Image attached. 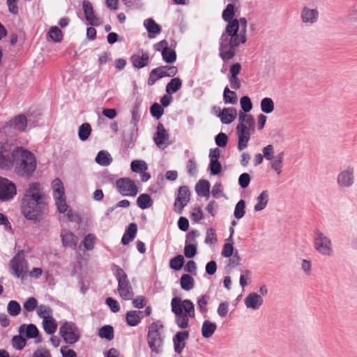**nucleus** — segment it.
<instances>
[{"instance_id": "nucleus-54", "label": "nucleus", "mask_w": 357, "mask_h": 357, "mask_svg": "<svg viewBox=\"0 0 357 357\" xmlns=\"http://www.w3.org/2000/svg\"><path fill=\"white\" fill-rule=\"evenodd\" d=\"M130 167L132 172L138 173L147 169L146 162L142 160L132 161Z\"/></svg>"}, {"instance_id": "nucleus-40", "label": "nucleus", "mask_w": 357, "mask_h": 357, "mask_svg": "<svg viewBox=\"0 0 357 357\" xmlns=\"http://www.w3.org/2000/svg\"><path fill=\"white\" fill-rule=\"evenodd\" d=\"M180 284L183 289L189 291L194 287L195 280L191 275L188 274H184L180 279Z\"/></svg>"}, {"instance_id": "nucleus-23", "label": "nucleus", "mask_w": 357, "mask_h": 357, "mask_svg": "<svg viewBox=\"0 0 357 357\" xmlns=\"http://www.w3.org/2000/svg\"><path fill=\"white\" fill-rule=\"evenodd\" d=\"M15 158L13 157V151L10 153L8 151H0V167L10 169L15 165Z\"/></svg>"}, {"instance_id": "nucleus-1", "label": "nucleus", "mask_w": 357, "mask_h": 357, "mask_svg": "<svg viewBox=\"0 0 357 357\" xmlns=\"http://www.w3.org/2000/svg\"><path fill=\"white\" fill-rule=\"evenodd\" d=\"M247 24V20L241 17L231 20L226 26L219 47V55L223 61L231 59L236 54L235 48L246 42Z\"/></svg>"}, {"instance_id": "nucleus-28", "label": "nucleus", "mask_w": 357, "mask_h": 357, "mask_svg": "<svg viewBox=\"0 0 357 357\" xmlns=\"http://www.w3.org/2000/svg\"><path fill=\"white\" fill-rule=\"evenodd\" d=\"M137 231V225L135 223H130L121 238V243L123 245H128L135 238Z\"/></svg>"}, {"instance_id": "nucleus-63", "label": "nucleus", "mask_w": 357, "mask_h": 357, "mask_svg": "<svg viewBox=\"0 0 357 357\" xmlns=\"http://www.w3.org/2000/svg\"><path fill=\"white\" fill-rule=\"evenodd\" d=\"M222 169L220 162L218 160H211L210 162L211 174L213 175L218 174Z\"/></svg>"}, {"instance_id": "nucleus-21", "label": "nucleus", "mask_w": 357, "mask_h": 357, "mask_svg": "<svg viewBox=\"0 0 357 357\" xmlns=\"http://www.w3.org/2000/svg\"><path fill=\"white\" fill-rule=\"evenodd\" d=\"M218 116L220 119L222 123L229 124L236 119L237 112L235 108L225 107L222 109Z\"/></svg>"}, {"instance_id": "nucleus-39", "label": "nucleus", "mask_w": 357, "mask_h": 357, "mask_svg": "<svg viewBox=\"0 0 357 357\" xmlns=\"http://www.w3.org/2000/svg\"><path fill=\"white\" fill-rule=\"evenodd\" d=\"M182 86V82L180 78L174 77L166 86V92L169 94L174 93L178 91Z\"/></svg>"}, {"instance_id": "nucleus-35", "label": "nucleus", "mask_w": 357, "mask_h": 357, "mask_svg": "<svg viewBox=\"0 0 357 357\" xmlns=\"http://www.w3.org/2000/svg\"><path fill=\"white\" fill-rule=\"evenodd\" d=\"M25 331L26 336L28 338H34L38 335V330L37 327L34 324H29L26 326L25 324L22 325L20 327L19 331L20 333H24Z\"/></svg>"}, {"instance_id": "nucleus-33", "label": "nucleus", "mask_w": 357, "mask_h": 357, "mask_svg": "<svg viewBox=\"0 0 357 357\" xmlns=\"http://www.w3.org/2000/svg\"><path fill=\"white\" fill-rule=\"evenodd\" d=\"M239 123L245 126L251 127V129L255 128V121L253 116L248 114L247 112L240 111L238 116Z\"/></svg>"}, {"instance_id": "nucleus-36", "label": "nucleus", "mask_w": 357, "mask_h": 357, "mask_svg": "<svg viewBox=\"0 0 357 357\" xmlns=\"http://www.w3.org/2000/svg\"><path fill=\"white\" fill-rule=\"evenodd\" d=\"M43 327L45 333L52 335L56 331L57 324L52 317L43 320Z\"/></svg>"}, {"instance_id": "nucleus-19", "label": "nucleus", "mask_w": 357, "mask_h": 357, "mask_svg": "<svg viewBox=\"0 0 357 357\" xmlns=\"http://www.w3.org/2000/svg\"><path fill=\"white\" fill-rule=\"evenodd\" d=\"M354 168L349 167L341 172L337 176V183L342 187H349L353 183Z\"/></svg>"}, {"instance_id": "nucleus-10", "label": "nucleus", "mask_w": 357, "mask_h": 357, "mask_svg": "<svg viewBox=\"0 0 357 357\" xmlns=\"http://www.w3.org/2000/svg\"><path fill=\"white\" fill-rule=\"evenodd\" d=\"M117 191L123 196L135 197L138 193V188L133 180L124 177L117 179L115 182Z\"/></svg>"}, {"instance_id": "nucleus-8", "label": "nucleus", "mask_w": 357, "mask_h": 357, "mask_svg": "<svg viewBox=\"0 0 357 357\" xmlns=\"http://www.w3.org/2000/svg\"><path fill=\"white\" fill-rule=\"evenodd\" d=\"M178 72L174 66H162L153 69L148 79V85L153 86L160 79L165 77H174Z\"/></svg>"}, {"instance_id": "nucleus-24", "label": "nucleus", "mask_w": 357, "mask_h": 357, "mask_svg": "<svg viewBox=\"0 0 357 357\" xmlns=\"http://www.w3.org/2000/svg\"><path fill=\"white\" fill-rule=\"evenodd\" d=\"M144 318V312L139 310H130L127 312L126 315V321L128 326H137Z\"/></svg>"}, {"instance_id": "nucleus-43", "label": "nucleus", "mask_w": 357, "mask_h": 357, "mask_svg": "<svg viewBox=\"0 0 357 357\" xmlns=\"http://www.w3.org/2000/svg\"><path fill=\"white\" fill-rule=\"evenodd\" d=\"M210 300V296L207 294L201 296L197 299V307L202 314H206L208 312V303Z\"/></svg>"}, {"instance_id": "nucleus-50", "label": "nucleus", "mask_w": 357, "mask_h": 357, "mask_svg": "<svg viewBox=\"0 0 357 357\" xmlns=\"http://www.w3.org/2000/svg\"><path fill=\"white\" fill-rule=\"evenodd\" d=\"M8 312L11 316H17L20 313V305L15 301H10L8 304Z\"/></svg>"}, {"instance_id": "nucleus-37", "label": "nucleus", "mask_w": 357, "mask_h": 357, "mask_svg": "<svg viewBox=\"0 0 357 357\" xmlns=\"http://www.w3.org/2000/svg\"><path fill=\"white\" fill-rule=\"evenodd\" d=\"M257 203L255 206V210L259 211L266 208L268 201V191L264 190L257 197Z\"/></svg>"}, {"instance_id": "nucleus-30", "label": "nucleus", "mask_w": 357, "mask_h": 357, "mask_svg": "<svg viewBox=\"0 0 357 357\" xmlns=\"http://www.w3.org/2000/svg\"><path fill=\"white\" fill-rule=\"evenodd\" d=\"M284 152H280L276 155H275L271 160V168L277 173L278 175H280L282 172V169L283 167V161H284Z\"/></svg>"}, {"instance_id": "nucleus-11", "label": "nucleus", "mask_w": 357, "mask_h": 357, "mask_svg": "<svg viewBox=\"0 0 357 357\" xmlns=\"http://www.w3.org/2000/svg\"><path fill=\"white\" fill-rule=\"evenodd\" d=\"M17 195L15 184L9 179L0 176V202L12 200Z\"/></svg>"}, {"instance_id": "nucleus-20", "label": "nucleus", "mask_w": 357, "mask_h": 357, "mask_svg": "<svg viewBox=\"0 0 357 357\" xmlns=\"http://www.w3.org/2000/svg\"><path fill=\"white\" fill-rule=\"evenodd\" d=\"M189 337V332L187 331L177 332L175 335L173 342L174 350L178 354H181L185 344L184 341Z\"/></svg>"}, {"instance_id": "nucleus-31", "label": "nucleus", "mask_w": 357, "mask_h": 357, "mask_svg": "<svg viewBox=\"0 0 357 357\" xmlns=\"http://www.w3.org/2000/svg\"><path fill=\"white\" fill-rule=\"evenodd\" d=\"M196 192L199 196L205 197L207 199L210 197V183L208 181H199L195 187Z\"/></svg>"}, {"instance_id": "nucleus-58", "label": "nucleus", "mask_w": 357, "mask_h": 357, "mask_svg": "<svg viewBox=\"0 0 357 357\" xmlns=\"http://www.w3.org/2000/svg\"><path fill=\"white\" fill-rule=\"evenodd\" d=\"M242 112H248L252 108V104L248 96H243L240 100Z\"/></svg>"}, {"instance_id": "nucleus-61", "label": "nucleus", "mask_w": 357, "mask_h": 357, "mask_svg": "<svg viewBox=\"0 0 357 357\" xmlns=\"http://www.w3.org/2000/svg\"><path fill=\"white\" fill-rule=\"evenodd\" d=\"M216 144L220 147H225L228 142L227 135L224 132H220L215 138Z\"/></svg>"}, {"instance_id": "nucleus-15", "label": "nucleus", "mask_w": 357, "mask_h": 357, "mask_svg": "<svg viewBox=\"0 0 357 357\" xmlns=\"http://www.w3.org/2000/svg\"><path fill=\"white\" fill-rule=\"evenodd\" d=\"M169 139V135L165 130L164 126L159 123L157 126V132L153 137V140L155 144L160 148H165L167 144L166 142Z\"/></svg>"}, {"instance_id": "nucleus-32", "label": "nucleus", "mask_w": 357, "mask_h": 357, "mask_svg": "<svg viewBox=\"0 0 357 357\" xmlns=\"http://www.w3.org/2000/svg\"><path fill=\"white\" fill-rule=\"evenodd\" d=\"M217 325L208 320H205L202 326V334L205 338L211 337L215 333Z\"/></svg>"}, {"instance_id": "nucleus-29", "label": "nucleus", "mask_w": 357, "mask_h": 357, "mask_svg": "<svg viewBox=\"0 0 357 357\" xmlns=\"http://www.w3.org/2000/svg\"><path fill=\"white\" fill-rule=\"evenodd\" d=\"M144 24L147 29L150 38H155L156 35L160 33V26L153 19L146 20Z\"/></svg>"}, {"instance_id": "nucleus-12", "label": "nucleus", "mask_w": 357, "mask_h": 357, "mask_svg": "<svg viewBox=\"0 0 357 357\" xmlns=\"http://www.w3.org/2000/svg\"><path fill=\"white\" fill-rule=\"evenodd\" d=\"M314 246L315 250L323 255L330 256L333 253L331 240L319 231L315 233Z\"/></svg>"}, {"instance_id": "nucleus-60", "label": "nucleus", "mask_w": 357, "mask_h": 357, "mask_svg": "<svg viewBox=\"0 0 357 357\" xmlns=\"http://www.w3.org/2000/svg\"><path fill=\"white\" fill-rule=\"evenodd\" d=\"M150 111L151 115L158 119L162 116L164 112L162 107L157 102L152 105Z\"/></svg>"}, {"instance_id": "nucleus-57", "label": "nucleus", "mask_w": 357, "mask_h": 357, "mask_svg": "<svg viewBox=\"0 0 357 357\" xmlns=\"http://www.w3.org/2000/svg\"><path fill=\"white\" fill-rule=\"evenodd\" d=\"M203 218V211L199 206L193 208L190 212V218L195 222H199Z\"/></svg>"}, {"instance_id": "nucleus-27", "label": "nucleus", "mask_w": 357, "mask_h": 357, "mask_svg": "<svg viewBox=\"0 0 357 357\" xmlns=\"http://www.w3.org/2000/svg\"><path fill=\"white\" fill-rule=\"evenodd\" d=\"M10 126L18 131H24L27 126V120L24 115L20 114L13 118L9 122Z\"/></svg>"}, {"instance_id": "nucleus-44", "label": "nucleus", "mask_w": 357, "mask_h": 357, "mask_svg": "<svg viewBox=\"0 0 357 357\" xmlns=\"http://www.w3.org/2000/svg\"><path fill=\"white\" fill-rule=\"evenodd\" d=\"M91 132V128L89 123H84L82 124L78 130V135L82 141L86 140Z\"/></svg>"}, {"instance_id": "nucleus-9", "label": "nucleus", "mask_w": 357, "mask_h": 357, "mask_svg": "<svg viewBox=\"0 0 357 357\" xmlns=\"http://www.w3.org/2000/svg\"><path fill=\"white\" fill-rule=\"evenodd\" d=\"M10 273L17 278L24 279L28 271L26 260L19 254L15 255L9 264Z\"/></svg>"}, {"instance_id": "nucleus-53", "label": "nucleus", "mask_w": 357, "mask_h": 357, "mask_svg": "<svg viewBox=\"0 0 357 357\" xmlns=\"http://www.w3.org/2000/svg\"><path fill=\"white\" fill-rule=\"evenodd\" d=\"M245 203L241 199L236 205L234 209V216L237 219L242 218L245 215Z\"/></svg>"}, {"instance_id": "nucleus-41", "label": "nucleus", "mask_w": 357, "mask_h": 357, "mask_svg": "<svg viewBox=\"0 0 357 357\" xmlns=\"http://www.w3.org/2000/svg\"><path fill=\"white\" fill-rule=\"evenodd\" d=\"M223 99L226 104L235 105L238 101L236 93L234 91H231L227 86L224 89Z\"/></svg>"}, {"instance_id": "nucleus-51", "label": "nucleus", "mask_w": 357, "mask_h": 357, "mask_svg": "<svg viewBox=\"0 0 357 357\" xmlns=\"http://www.w3.org/2000/svg\"><path fill=\"white\" fill-rule=\"evenodd\" d=\"M234 15V6L233 4L229 3L227 6L226 8L222 12V19L228 22H231L233 20V17Z\"/></svg>"}, {"instance_id": "nucleus-64", "label": "nucleus", "mask_w": 357, "mask_h": 357, "mask_svg": "<svg viewBox=\"0 0 357 357\" xmlns=\"http://www.w3.org/2000/svg\"><path fill=\"white\" fill-rule=\"evenodd\" d=\"M263 156L267 160H271L273 157L274 148L272 144H268L262 149Z\"/></svg>"}, {"instance_id": "nucleus-16", "label": "nucleus", "mask_w": 357, "mask_h": 357, "mask_svg": "<svg viewBox=\"0 0 357 357\" xmlns=\"http://www.w3.org/2000/svg\"><path fill=\"white\" fill-rule=\"evenodd\" d=\"M82 6L85 19L89 24L96 26L100 25V20L94 15L91 3L89 1H84Z\"/></svg>"}, {"instance_id": "nucleus-46", "label": "nucleus", "mask_w": 357, "mask_h": 357, "mask_svg": "<svg viewBox=\"0 0 357 357\" xmlns=\"http://www.w3.org/2000/svg\"><path fill=\"white\" fill-rule=\"evenodd\" d=\"M52 189L54 197L65 195L64 187L60 179L56 178L54 180L52 183Z\"/></svg>"}, {"instance_id": "nucleus-34", "label": "nucleus", "mask_w": 357, "mask_h": 357, "mask_svg": "<svg viewBox=\"0 0 357 357\" xmlns=\"http://www.w3.org/2000/svg\"><path fill=\"white\" fill-rule=\"evenodd\" d=\"M96 162L102 166H108L112 162L111 155L106 151H100L96 157Z\"/></svg>"}, {"instance_id": "nucleus-25", "label": "nucleus", "mask_w": 357, "mask_h": 357, "mask_svg": "<svg viewBox=\"0 0 357 357\" xmlns=\"http://www.w3.org/2000/svg\"><path fill=\"white\" fill-rule=\"evenodd\" d=\"M262 303L263 298L256 293H250L245 298V304L248 308L259 309Z\"/></svg>"}, {"instance_id": "nucleus-52", "label": "nucleus", "mask_w": 357, "mask_h": 357, "mask_svg": "<svg viewBox=\"0 0 357 357\" xmlns=\"http://www.w3.org/2000/svg\"><path fill=\"white\" fill-rule=\"evenodd\" d=\"M162 59L167 63H172L176 59V52L171 48H168L167 51L162 54Z\"/></svg>"}, {"instance_id": "nucleus-22", "label": "nucleus", "mask_w": 357, "mask_h": 357, "mask_svg": "<svg viewBox=\"0 0 357 357\" xmlns=\"http://www.w3.org/2000/svg\"><path fill=\"white\" fill-rule=\"evenodd\" d=\"M62 243L64 247L75 249L78 238L68 230H62L61 233Z\"/></svg>"}, {"instance_id": "nucleus-26", "label": "nucleus", "mask_w": 357, "mask_h": 357, "mask_svg": "<svg viewBox=\"0 0 357 357\" xmlns=\"http://www.w3.org/2000/svg\"><path fill=\"white\" fill-rule=\"evenodd\" d=\"M55 199V203L57 206L58 211L59 213H66L67 212V215L68 218V220L70 221H73V215L72 213V211L70 209H68V206L66 204V195L63 196H58L54 197Z\"/></svg>"}, {"instance_id": "nucleus-49", "label": "nucleus", "mask_w": 357, "mask_h": 357, "mask_svg": "<svg viewBox=\"0 0 357 357\" xmlns=\"http://www.w3.org/2000/svg\"><path fill=\"white\" fill-rule=\"evenodd\" d=\"M184 264V258L182 255H178L170 260L169 266L171 268L178 271L180 270Z\"/></svg>"}, {"instance_id": "nucleus-38", "label": "nucleus", "mask_w": 357, "mask_h": 357, "mask_svg": "<svg viewBox=\"0 0 357 357\" xmlns=\"http://www.w3.org/2000/svg\"><path fill=\"white\" fill-rule=\"evenodd\" d=\"M63 38V33L57 26H52L47 34V39L53 42H60Z\"/></svg>"}, {"instance_id": "nucleus-56", "label": "nucleus", "mask_w": 357, "mask_h": 357, "mask_svg": "<svg viewBox=\"0 0 357 357\" xmlns=\"http://www.w3.org/2000/svg\"><path fill=\"white\" fill-rule=\"evenodd\" d=\"M216 233L214 229L208 228L206 231L205 243L208 245H213L217 242Z\"/></svg>"}, {"instance_id": "nucleus-7", "label": "nucleus", "mask_w": 357, "mask_h": 357, "mask_svg": "<svg viewBox=\"0 0 357 357\" xmlns=\"http://www.w3.org/2000/svg\"><path fill=\"white\" fill-rule=\"evenodd\" d=\"M59 334L66 343L73 344L77 342L80 337L78 327L73 322L65 321L59 328Z\"/></svg>"}, {"instance_id": "nucleus-6", "label": "nucleus", "mask_w": 357, "mask_h": 357, "mask_svg": "<svg viewBox=\"0 0 357 357\" xmlns=\"http://www.w3.org/2000/svg\"><path fill=\"white\" fill-rule=\"evenodd\" d=\"M114 275L118 281V291L120 296L126 301L133 298L134 291L128 279V275L119 266L114 265Z\"/></svg>"}, {"instance_id": "nucleus-62", "label": "nucleus", "mask_w": 357, "mask_h": 357, "mask_svg": "<svg viewBox=\"0 0 357 357\" xmlns=\"http://www.w3.org/2000/svg\"><path fill=\"white\" fill-rule=\"evenodd\" d=\"M96 237L93 234H88L83 241V245L86 250H92L94 247Z\"/></svg>"}, {"instance_id": "nucleus-2", "label": "nucleus", "mask_w": 357, "mask_h": 357, "mask_svg": "<svg viewBox=\"0 0 357 357\" xmlns=\"http://www.w3.org/2000/svg\"><path fill=\"white\" fill-rule=\"evenodd\" d=\"M44 205L40 184L31 183L22 200V213L29 220H36L40 215Z\"/></svg>"}, {"instance_id": "nucleus-17", "label": "nucleus", "mask_w": 357, "mask_h": 357, "mask_svg": "<svg viewBox=\"0 0 357 357\" xmlns=\"http://www.w3.org/2000/svg\"><path fill=\"white\" fill-rule=\"evenodd\" d=\"M150 61L149 54L147 52H137L130 57V61L132 66L138 69L146 67L149 65Z\"/></svg>"}, {"instance_id": "nucleus-47", "label": "nucleus", "mask_w": 357, "mask_h": 357, "mask_svg": "<svg viewBox=\"0 0 357 357\" xmlns=\"http://www.w3.org/2000/svg\"><path fill=\"white\" fill-rule=\"evenodd\" d=\"M261 109L266 114L271 113L274 110V102L271 98H264L261 101Z\"/></svg>"}, {"instance_id": "nucleus-42", "label": "nucleus", "mask_w": 357, "mask_h": 357, "mask_svg": "<svg viewBox=\"0 0 357 357\" xmlns=\"http://www.w3.org/2000/svg\"><path fill=\"white\" fill-rule=\"evenodd\" d=\"M137 204L142 209H146L152 204V199L148 194H142L137 199Z\"/></svg>"}, {"instance_id": "nucleus-59", "label": "nucleus", "mask_w": 357, "mask_h": 357, "mask_svg": "<svg viewBox=\"0 0 357 357\" xmlns=\"http://www.w3.org/2000/svg\"><path fill=\"white\" fill-rule=\"evenodd\" d=\"M38 306V301L34 297L29 298L24 303V308L28 312L33 311Z\"/></svg>"}, {"instance_id": "nucleus-14", "label": "nucleus", "mask_w": 357, "mask_h": 357, "mask_svg": "<svg viewBox=\"0 0 357 357\" xmlns=\"http://www.w3.org/2000/svg\"><path fill=\"white\" fill-rule=\"evenodd\" d=\"M236 129L238 136V149L242 151L248 146L250 136L255 132V128L251 129V127L237 124Z\"/></svg>"}, {"instance_id": "nucleus-3", "label": "nucleus", "mask_w": 357, "mask_h": 357, "mask_svg": "<svg viewBox=\"0 0 357 357\" xmlns=\"http://www.w3.org/2000/svg\"><path fill=\"white\" fill-rule=\"evenodd\" d=\"M172 311L175 315V322L180 328H187L189 326V317H195V306L189 299L181 301L175 297L171 302Z\"/></svg>"}, {"instance_id": "nucleus-5", "label": "nucleus", "mask_w": 357, "mask_h": 357, "mask_svg": "<svg viewBox=\"0 0 357 357\" xmlns=\"http://www.w3.org/2000/svg\"><path fill=\"white\" fill-rule=\"evenodd\" d=\"M163 326L160 321L153 322L149 327L147 335L148 344L151 351L155 354L162 351L163 339L161 335V330Z\"/></svg>"}, {"instance_id": "nucleus-45", "label": "nucleus", "mask_w": 357, "mask_h": 357, "mask_svg": "<svg viewBox=\"0 0 357 357\" xmlns=\"http://www.w3.org/2000/svg\"><path fill=\"white\" fill-rule=\"evenodd\" d=\"M98 335L101 338L112 340L114 338L113 327L109 325L104 326L99 329Z\"/></svg>"}, {"instance_id": "nucleus-4", "label": "nucleus", "mask_w": 357, "mask_h": 357, "mask_svg": "<svg viewBox=\"0 0 357 357\" xmlns=\"http://www.w3.org/2000/svg\"><path fill=\"white\" fill-rule=\"evenodd\" d=\"M15 158V169L17 174L23 176H31L36 168V160L34 155L22 147L13 150Z\"/></svg>"}, {"instance_id": "nucleus-55", "label": "nucleus", "mask_w": 357, "mask_h": 357, "mask_svg": "<svg viewBox=\"0 0 357 357\" xmlns=\"http://www.w3.org/2000/svg\"><path fill=\"white\" fill-rule=\"evenodd\" d=\"M12 345L15 349L21 350L26 345V340L21 335H15L12 339Z\"/></svg>"}, {"instance_id": "nucleus-13", "label": "nucleus", "mask_w": 357, "mask_h": 357, "mask_svg": "<svg viewBox=\"0 0 357 357\" xmlns=\"http://www.w3.org/2000/svg\"><path fill=\"white\" fill-rule=\"evenodd\" d=\"M190 199V192L187 186L179 188L177 196L174 204V210L178 214H181L183 208Z\"/></svg>"}, {"instance_id": "nucleus-48", "label": "nucleus", "mask_w": 357, "mask_h": 357, "mask_svg": "<svg viewBox=\"0 0 357 357\" xmlns=\"http://www.w3.org/2000/svg\"><path fill=\"white\" fill-rule=\"evenodd\" d=\"M38 315L43 320L52 317V310L48 305H40L37 308Z\"/></svg>"}, {"instance_id": "nucleus-18", "label": "nucleus", "mask_w": 357, "mask_h": 357, "mask_svg": "<svg viewBox=\"0 0 357 357\" xmlns=\"http://www.w3.org/2000/svg\"><path fill=\"white\" fill-rule=\"evenodd\" d=\"M301 17L305 24H314L318 20L319 11L305 6L301 12Z\"/></svg>"}]
</instances>
